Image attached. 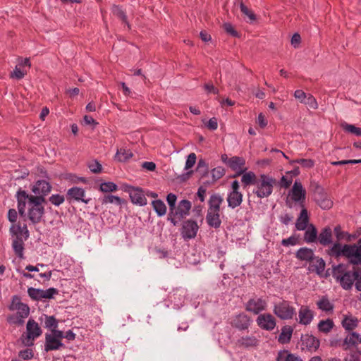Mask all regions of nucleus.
<instances>
[{"label": "nucleus", "instance_id": "obj_4", "mask_svg": "<svg viewBox=\"0 0 361 361\" xmlns=\"http://www.w3.org/2000/svg\"><path fill=\"white\" fill-rule=\"evenodd\" d=\"M276 183V180L274 178L267 174H260L258 176L252 193L260 199L268 197L272 194Z\"/></svg>", "mask_w": 361, "mask_h": 361}, {"label": "nucleus", "instance_id": "obj_25", "mask_svg": "<svg viewBox=\"0 0 361 361\" xmlns=\"http://www.w3.org/2000/svg\"><path fill=\"white\" fill-rule=\"evenodd\" d=\"M224 199L219 194H212L208 200L207 212H220V207Z\"/></svg>", "mask_w": 361, "mask_h": 361}, {"label": "nucleus", "instance_id": "obj_52", "mask_svg": "<svg viewBox=\"0 0 361 361\" xmlns=\"http://www.w3.org/2000/svg\"><path fill=\"white\" fill-rule=\"evenodd\" d=\"M16 314L21 318H27L30 314V307L27 304L23 302L22 305L16 310Z\"/></svg>", "mask_w": 361, "mask_h": 361}, {"label": "nucleus", "instance_id": "obj_8", "mask_svg": "<svg viewBox=\"0 0 361 361\" xmlns=\"http://www.w3.org/2000/svg\"><path fill=\"white\" fill-rule=\"evenodd\" d=\"M273 312L283 320L290 319L296 314L295 307L291 306L288 300H285L274 304Z\"/></svg>", "mask_w": 361, "mask_h": 361}, {"label": "nucleus", "instance_id": "obj_50", "mask_svg": "<svg viewBox=\"0 0 361 361\" xmlns=\"http://www.w3.org/2000/svg\"><path fill=\"white\" fill-rule=\"evenodd\" d=\"M65 201V197L60 194H54L49 197V202L54 206L59 207Z\"/></svg>", "mask_w": 361, "mask_h": 361}, {"label": "nucleus", "instance_id": "obj_15", "mask_svg": "<svg viewBox=\"0 0 361 361\" xmlns=\"http://www.w3.org/2000/svg\"><path fill=\"white\" fill-rule=\"evenodd\" d=\"M267 307V301L262 298H250L245 304V310L258 314L265 310Z\"/></svg>", "mask_w": 361, "mask_h": 361}, {"label": "nucleus", "instance_id": "obj_45", "mask_svg": "<svg viewBox=\"0 0 361 361\" xmlns=\"http://www.w3.org/2000/svg\"><path fill=\"white\" fill-rule=\"evenodd\" d=\"M300 164L305 169H312L314 166V161L311 159H297L290 161V164Z\"/></svg>", "mask_w": 361, "mask_h": 361}, {"label": "nucleus", "instance_id": "obj_19", "mask_svg": "<svg viewBox=\"0 0 361 361\" xmlns=\"http://www.w3.org/2000/svg\"><path fill=\"white\" fill-rule=\"evenodd\" d=\"M45 214L44 207H34L28 205L27 213H26L25 220L28 219L34 225L41 222L43 216Z\"/></svg>", "mask_w": 361, "mask_h": 361}, {"label": "nucleus", "instance_id": "obj_60", "mask_svg": "<svg viewBox=\"0 0 361 361\" xmlns=\"http://www.w3.org/2000/svg\"><path fill=\"white\" fill-rule=\"evenodd\" d=\"M303 103L313 109H317L318 107L317 100L312 94L307 96Z\"/></svg>", "mask_w": 361, "mask_h": 361}, {"label": "nucleus", "instance_id": "obj_2", "mask_svg": "<svg viewBox=\"0 0 361 361\" xmlns=\"http://www.w3.org/2000/svg\"><path fill=\"white\" fill-rule=\"evenodd\" d=\"M350 265L351 264H349V262L332 265L331 275L344 290L352 288L355 281L358 277V269L360 268L353 266L350 270Z\"/></svg>", "mask_w": 361, "mask_h": 361}, {"label": "nucleus", "instance_id": "obj_38", "mask_svg": "<svg viewBox=\"0 0 361 361\" xmlns=\"http://www.w3.org/2000/svg\"><path fill=\"white\" fill-rule=\"evenodd\" d=\"M133 156L132 152L126 148H121L117 149L115 155V159L121 162H125Z\"/></svg>", "mask_w": 361, "mask_h": 361}, {"label": "nucleus", "instance_id": "obj_13", "mask_svg": "<svg viewBox=\"0 0 361 361\" xmlns=\"http://www.w3.org/2000/svg\"><path fill=\"white\" fill-rule=\"evenodd\" d=\"M245 160L243 157L234 156L230 158V161L228 166L235 173L230 176V178H236L243 174L247 168L245 167Z\"/></svg>", "mask_w": 361, "mask_h": 361}, {"label": "nucleus", "instance_id": "obj_17", "mask_svg": "<svg viewBox=\"0 0 361 361\" xmlns=\"http://www.w3.org/2000/svg\"><path fill=\"white\" fill-rule=\"evenodd\" d=\"M306 197V190L304 189L302 183L295 180L291 189V199L293 201L299 202L301 207H304Z\"/></svg>", "mask_w": 361, "mask_h": 361}, {"label": "nucleus", "instance_id": "obj_32", "mask_svg": "<svg viewBox=\"0 0 361 361\" xmlns=\"http://www.w3.org/2000/svg\"><path fill=\"white\" fill-rule=\"evenodd\" d=\"M293 332V329L292 326L288 325L283 326L281 329V332L279 336L278 341L281 344L289 343L291 340Z\"/></svg>", "mask_w": 361, "mask_h": 361}, {"label": "nucleus", "instance_id": "obj_29", "mask_svg": "<svg viewBox=\"0 0 361 361\" xmlns=\"http://www.w3.org/2000/svg\"><path fill=\"white\" fill-rule=\"evenodd\" d=\"M295 257L300 261L312 262L314 259V254L312 249L304 247L298 250Z\"/></svg>", "mask_w": 361, "mask_h": 361}, {"label": "nucleus", "instance_id": "obj_48", "mask_svg": "<svg viewBox=\"0 0 361 361\" xmlns=\"http://www.w3.org/2000/svg\"><path fill=\"white\" fill-rule=\"evenodd\" d=\"M281 243L284 247L296 245L300 243L299 235H293L288 238L283 239Z\"/></svg>", "mask_w": 361, "mask_h": 361}, {"label": "nucleus", "instance_id": "obj_58", "mask_svg": "<svg viewBox=\"0 0 361 361\" xmlns=\"http://www.w3.org/2000/svg\"><path fill=\"white\" fill-rule=\"evenodd\" d=\"M224 30L234 37H239L238 32L234 29L233 25L229 23H225L223 25Z\"/></svg>", "mask_w": 361, "mask_h": 361}, {"label": "nucleus", "instance_id": "obj_57", "mask_svg": "<svg viewBox=\"0 0 361 361\" xmlns=\"http://www.w3.org/2000/svg\"><path fill=\"white\" fill-rule=\"evenodd\" d=\"M59 293L58 289L55 288H49L47 290H43L44 299H52L55 295Z\"/></svg>", "mask_w": 361, "mask_h": 361}, {"label": "nucleus", "instance_id": "obj_12", "mask_svg": "<svg viewBox=\"0 0 361 361\" xmlns=\"http://www.w3.org/2000/svg\"><path fill=\"white\" fill-rule=\"evenodd\" d=\"M66 199L69 203L76 201L87 204L91 200L90 198H85V190L77 186L72 187L67 190Z\"/></svg>", "mask_w": 361, "mask_h": 361}, {"label": "nucleus", "instance_id": "obj_30", "mask_svg": "<svg viewBox=\"0 0 361 361\" xmlns=\"http://www.w3.org/2000/svg\"><path fill=\"white\" fill-rule=\"evenodd\" d=\"M358 319L357 317L352 316L351 314L343 315L341 322L342 326L348 331L355 329L358 325Z\"/></svg>", "mask_w": 361, "mask_h": 361}, {"label": "nucleus", "instance_id": "obj_9", "mask_svg": "<svg viewBox=\"0 0 361 361\" xmlns=\"http://www.w3.org/2000/svg\"><path fill=\"white\" fill-rule=\"evenodd\" d=\"M314 200L322 209H329L333 206V202L329 198L324 188L316 183L312 185Z\"/></svg>", "mask_w": 361, "mask_h": 361}, {"label": "nucleus", "instance_id": "obj_1", "mask_svg": "<svg viewBox=\"0 0 361 361\" xmlns=\"http://www.w3.org/2000/svg\"><path fill=\"white\" fill-rule=\"evenodd\" d=\"M327 254L337 259L345 257L353 266H361V238L353 244L334 243L327 250Z\"/></svg>", "mask_w": 361, "mask_h": 361}, {"label": "nucleus", "instance_id": "obj_7", "mask_svg": "<svg viewBox=\"0 0 361 361\" xmlns=\"http://www.w3.org/2000/svg\"><path fill=\"white\" fill-rule=\"evenodd\" d=\"M21 229V225L20 224H13L9 229L10 234L15 238L13 239L12 248L16 255V256L20 259L24 258V243L22 236L19 235V232Z\"/></svg>", "mask_w": 361, "mask_h": 361}, {"label": "nucleus", "instance_id": "obj_37", "mask_svg": "<svg viewBox=\"0 0 361 361\" xmlns=\"http://www.w3.org/2000/svg\"><path fill=\"white\" fill-rule=\"evenodd\" d=\"M112 203L118 206H121L122 204H126L127 203L126 200L121 198L118 196L113 195H106L102 200V204H108Z\"/></svg>", "mask_w": 361, "mask_h": 361}, {"label": "nucleus", "instance_id": "obj_33", "mask_svg": "<svg viewBox=\"0 0 361 361\" xmlns=\"http://www.w3.org/2000/svg\"><path fill=\"white\" fill-rule=\"evenodd\" d=\"M241 175V183L243 188L250 185H255L258 179V176L253 171H245Z\"/></svg>", "mask_w": 361, "mask_h": 361}, {"label": "nucleus", "instance_id": "obj_51", "mask_svg": "<svg viewBox=\"0 0 361 361\" xmlns=\"http://www.w3.org/2000/svg\"><path fill=\"white\" fill-rule=\"evenodd\" d=\"M21 298L18 295H14L11 298V304L8 305V309L11 311L16 310L21 305Z\"/></svg>", "mask_w": 361, "mask_h": 361}, {"label": "nucleus", "instance_id": "obj_16", "mask_svg": "<svg viewBox=\"0 0 361 361\" xmlns=\"http://www.w3.org/2000/svg\"><path fill=\"white\" fill-rule=\"evenodd\" d=\"M252 320L251 317L246 314L242 312L237 315H235L231 322V324L233 327L240 330V331H245L248 329Z\"/></svg>", "mask_w": 361, "mask_h": 361}, {"label": "nucleus", "instance_id": "obj_3", "mask_svg": "<svg viewBox=\"0 0 361 361\" xmlns=\"http://www.w3.org/2000/svg\"><path fill=\"white\" fill-rule=\"evenodd\" d=\"M36 195H28L25 190L20 188L15 195L17 200V208L20 216L25 221L26 204L34 207H43L42 203L46 202L45 195L35 194Z\"/></svg>", "mask_w": 361, "mask_h": 361}, {"label": "nucleus", "instance_id": "obj_5", "mask_svg": "<svg viewBox=\"0 0 361 361\" xmlns=\"http://www.w3.org/2000/svg\"><path fill=\"white\" fill-rule=\"evenodd\" d=\"M42 334V330L38 323L33 319H28L26 324V333L20 336L22 343L27 347H32L34 341Z\"/></svg>", "mask_w": 361, "mask_h": 361}, {"label": "nucleus", "instance_id": "obj_59", "mask_svg": "<svg viewBox=\"0 0 361 361\" xmlns=\"http://www.w3.org/2000/svg\"><path fill=\"white\" fill-rule=\"evenodd\" d=\"M197 159L196 154L195 153H190L187 158L185 169L188 170L191 169L195 164Z\"/></svg>", "mask_w": 361, "mask_h": 361}, {"label": "nucleus", "instance_id": "obj_42", "mask_svg": "<svg viewBox=\"0 0 361 361\" xmlns=\"http://www.w3.org/2000/svg\"><path fill=\"white\" fill-rule=\"evenodd\" d=\"M43 290L30 287L27 288V294L29 297L34 301H41L43 298Z\"/></svg>", "mask_w": 361, "mask_h": 361}, {"label": "nucleus", "instance_id": "obj_10", "mask_svg": "<svg viewBox=\"0 0 361 361\" xmlns=\"http://www.w3.org/2000/svg\"><path fill=\"white\" fill-rule=\"evenodd\" d=\"M123 190L129 194L130 200L133 204L139 206L147 204V200L144 195L142 188L125 184L123 185Z\"/></svg>", "mask_w": 361, "mask_h": 361}, {"label": "nucleus", "instance_id": "obj_23", "mask_svg": "<svg viewBox=\"0 0 361 361\" xmlns=\"http://www.w3.org/2000/svg\"><path fill=\"white\" fill-rule=\"evenodd\" d=\"M317 241L324 247L332 244V230L329 226L323 228L317 236Z\"/></svg>", "mask_w": 361, "mask_h": 361}, {"label": "nucleus", "instance_id": "obj_53", "mask_svg": "<svg viewBox=\"0 0 361 361\" xmlns=\"http://www.w3.org/2000/svg\"><path fill=\"white\" fill-rule=\"evenodd\" d=\"M177 196L173 193H169L166 196V202L169 207V212L172 214L176 205Z\"/></svg>", "mask_w": 361, "mask_h": 361}, {"label": "nucleus", "instance_id": "obj_18", "mask_svg": "<svg viewBox=\"0 0 361 361\" xmlns=\"http://www.w3.org/2000/svg\"><path fill=\"white\" fill-rule=\"evenodd\" d=\"M300 341L302 350L306 349L309 352L316 351L320 345V341L310 334L302 335Z\"/></svg>", "mask_w": 361, "mask_h": 361}, {"label": "nucleus", "instance_id": "obj_49", "mask_svg": "<svg viewBox=\"0 0 361 361\" xmlns=\"http://www.w3.org/2000/svg\"><path fill=\"white\" fill-rule=\"evenodd\" d=\"M225 173L226 170L222 166H217L213 169L211 171L213 180L216 181L221 178L225 175Z\"/></svg>", "mask_w": 361, "mask_h": 361}, {"label": "nucleus", "instance_id": "obj_35", "mask_svg": "<svg viewBox=\"0 0 361 361\" xmlns=\"http://www.w3.org/2000/svg\"><path fill=\"white\" fill-rule=\"evenodd\" d=\"M312 262V264H310L309 269L312 271H315L318 275H322L326 266L324 260L321 257L314 256V259Z\"/></svg>", "mask_w": 361, "mask_h": 361}, {"label": "nucleus", "instance_id": "obj_34", "mask_svg": "<svg viewBox=\"0 0 361 361\" xmlns=\"http://www.w3.org/2000/svg\"><path fill=\"white\" fill-rule=\"evenodd\" d=\"M317 230L313 224H310L305 229L304 240L307 243H315L317 240Z\"/></svg>", "mask_w": 361, "mask_h": 361}, {"label": "nucleus", "instance_id": "obj_11", "mask_svg": "<svg viewBox=\"0 0 361 361\" xmlns=\"http://www.w3.org/2000/svg\"><path fill=\"white\" fill-rule=\"evenodd\" d=\"M199 226L195 220L184 221L180 228V235L185 240L195 238L197 235Z\"/></svg>", "mask_w": 361, "mask_h": 361}, {"label": "nucleus", "instance_id": "obj_36", "mask_svg": "<svg viewBox=\"0 0 361 361\" xmlns=\"http://www.w3.org/2000/svg\"><path fill=\"white\" fill-rule=\"evenodd\" d=\"M318 308L326 312H332L334 305L331 303L327 296H322L319 300L317 302Z\"/></svg>", "mask_w": 361, "mask_h": 361}, {"label": "nucleus", "instance_id": "obj_21", "mask_svg": "<svg viewBox=\"0 0 361 361\" xmlns=\"http://www.w3.org/2000/svg\"><path fill=\"white\" fill-rule=\"evenodd\" d=\"M314 317V312L308 306L302 305L298 311L299 323L307 326L310 324Z\"/></svg>", "mask_w": 361, "mask_h": 361}, {"label": "nucleus", "instance_id": "obj_22", "mask_svg": "<svg viewBox=\"0 0 361 361\" xmlns=\"http://www.w3.org/2000/svg\"><path fill=\"white\" fill-rule=\"evenodd\" d=\"M31 190L35 194L47 196L51 190V185L47 180H38Z\"/></svg>", "mask_w": 361, "mask_h": 361}, {"label": "nucleus", "instance_id": "obj_61", "mask_svg": "<svg viewBox=\"0 0 361 361\" xmlns=\"http://www.w3.org/2000/svg\"><path fill=\"white\" fill-rule=\"evenodd\" d=\"M25 74L26 71H23L18 66H16L13 72L11 73V78L20 80L25 76Z\"/></svg>", "mask_w": 361, "mask_h": 361}, {"label": "nucleus", "instance_id": "obj_46", "mask_svg": "<svg viewBox=\"0 0 361 361\" xmlns=\"http://www.w3.org/2000/svg\"><path fill=\"white\" fill-rule=\"evenodd\" d=\"M343 129L348 133H350L357 136L361 137V128L354 125L343 123L341 124Z\"/></svg>", "mask_w": 361, "mask_h": 361}, {"label": "nucleus", "instance_id": "obj_56", "mask_svg": "<svg viewBox=\"0 0 361 361\" xmlns=\"http://www.w3.org/2000/svg\"><path fill=\"white\" fill-rule=\"evenodd\" d=\"M88 168L94 173H99L102 171V164L97 160H93L88 164Z\"/></svg>", "mask_w": 361, "mask_h": 361}, {"label": "nucleus", "instance_id": "obj_24", "mask_svg": "<svg viewBox=\"0 0 361 361\" xmlns=\"http://www.w3.org/2000/svg\"><path fill=\"white\" fill-rule=\"evenodd\" d=\"M243 195L240 191L229 192L227 195L228 207L235 209L243 202Z\"/></svg>", "mask_w": 361, "mask_h": 361}, {"label": "nucleus", "instance_id": "obj_40", "mask_svg": "<svg viewBox=\"0 0 361 361\" xmlns=\"http://www.w3.org/2000/svg\"><path fill=\"white\" fill-rule=\"evenodd\" d=\"M334 326V323L332 319H326V320H321L318 325V330L320 332L328 334L329 333Z\"/></svg>", "mask_w": 361, "mask_h": 361}, {"label": "nucleus", "instance_id": "obj_54", "mask_svg": "<svg viewBox=\"0 0 361 361\" xmlns=\"http://www.w3.org/2000/svg\"><path fill=\"white\" fill-rule=\"evenodd\" d=\"M24 319L21 318L18 314L9 315L7 318V321L11 324H16L21 326L24 324Z\"/></svg>", "mask_w": 361, "mask_h": 361}, {"label": "nucleus", "instance_id": "obj_63", "mask_svg": "<svg viewBox=\"0 0 361 361\" xmlns=\"http://www.w3.org/2000/svg\"><path fill=\"white\" fill-rule=\"evenodd\" d=\"M18 213L15 209H9L8 211V219L11 223H16L18 218Z\"/></svg>", "mask_w": 361, "mask_h": 361}, {"label": "nucleus", "instance_id": "obj_41", "mask_svg": "<svg viewBox=\"0 0 361 361\" xmlns=\"http://www.w3.org/2000/svg\"><path fill=\"white\" fill-rule=\"evenodd\" d=\"M152 205L158 216H162L166 214L167 209L166 204L162 200H153L152 202Z\"/></svg>", "mask_w": 361, "mask_h": 361}, {"label": "nucleus", "instance_id": "obj_43", "mask_svg": "<svg viewBox=\"0 0 361 361\" xmlns=\"http://www.w3.org/2000/svg\"><path fill=\"white\" fill-rule=\"evenodd\" d=\"M358 343H361V336L357 332H352L348 336L344 339V344L355 346Z\"/></svg>", "mask_w": 361, "mask_h": 361}, {"label": "nucleus", "instance_id": "obj_64", "mask_svg": "<svg viewBox=\"0 0 361 361\" xmlns=\"http://www.w3.org/2000/svg\"><path fill=\"white\" fill-rule=\"evenodd\" d=\"M204 89L208 94L212 93L214 94H218L219 92V90L215 87L212 83H205L204 85Z\"/></svg>", "mask_w": 361, "mask_h": 361}, {"label": "nucleus", "instance_id": "obj_62", "mask_svg": "<svg viewBox=\"0 0 361 361\" xmlns=\"http://www.w3.org/2000/svg\"><path fill=\"white\" fill-rule=\"evenodd\" d=\"M19 356L23 360H30L33 357L34 354L32 349L27 348L19 352Z\"/></svg>", "mask_w": 361, "mask_h": 361}, {"label": "nucleus", "instance_id": "obj_31", "mask_svg": "<svg viewBox=\"0 0 361 361\" xmlns=\"http://www.w3.org/2000/svg\"><path fill=\"white\" fill-rule=\"evenodd\" d=\"M39 319L41 322H44V327L50 331L58 328L59 321L54 315L43 314Z\"/></svg>", "mask_w": 361, "mask_h": 361}, {"label": "nucleus", "instance_id": "obj_47", "mask_svg": "<svg viewBox=\"0 0 361 361\" xmlns=\"http://www.w3.org/2000/svg\"><path fill=\"white\" fill-rule=\"evenodd\" d=\"M99 190L103 192H111L118 190V186L113 182H104L99 185Z\"/></svg>", "mask_w": 361, "mask_h": 361}, {"label": "nucleus", "instance_id": "obj_26", "mask_svg": "<svg viewBox=\"0 0 361 361\" xmlns=\"http://www.w3.org/2000/svg\"><path fill=\"white\" fill-rule=\"evenodd\" d=\"M309 216L307 209L304 207H302L299 216L295 223V228L298 231H305L308 226Z\"/></svg>", "mask_w": 361, "mask_h": 361}, {"label": "nucleus", "instance_id": "obj_28", "mask_svg": "<svg viewBox=\"0 0 361 361\" xmlns=\"http://www.w3.org/2000/svg\"><path fill=\"white\" fill-rule=\"evenodd\" d=\"M206 221L211 228L217 229L220 228L221 220L220 219V212H207L206 215Z\"/></svg>", "mask_w": 361, "mask_h": 361}, {"label": "nucleus", "instance_id": "obj_55", "mask_svg": "<svg viewBox=\"0 0 361 361\" xmlns=\"http://www.w3.org/2000/svg\"><path fill=\"white\" fill-rule=\"evenodd\" d=\"M240 11L245 16H247L250 20H255L256 19L255 14L250 11L243 2L240 4Z\"/></svg>", "mask_w": 361, "mask_h": 361}, {"label": "nucleus", "instance_id": "obj_14", "mask_svg": "<svg viewBox=\"0 0 361 361\" xmlns=\"http://www.w3.org/2000/svg\"><path fill=\"white\" fill-rule=\"evenodd\" d=\"M256 322L260 329L266 331H272L276 325L275 317L269 313L259 314Z\"/></svg>", "mask_w": 361, "mask_h": 361}, {"label": "nucleus", "instance_id": "obj_27", "mask_svg": "<svg viewBox=\"0 0 361 361\" xmlns=\"http://www.w3.org/2000/svg\"><path fill=\"white\" fill-rule=\"evenodd\" d=\"M259 341L255 336H242L237 341V344L240 347L245 348L257 347L259 345Z\"/></svg>", "mask_w": 361, "mask_h": 361}, {"label": "nucleus", "instance_id": "obj_6", "mask_svg": "<svg viewBox=\"0 0 361 361\" xmlns=\"http://www.w3.org/2000/svg\"><path fill=\"white\" fill-rule=\"evenodd\" d=\"M191 202L188 200L180 201L178 205L175 207L173 213H169L167 220L169 221L173 226H176L178 222L190 214L191 209Z\"/></svg>", "mask_w": 361, "mask_h": 361}, {"label": "nucleus", "instance_id": "obj_39", "mask_svg": "<svg viewBox=\"0 0 361 361\" xmlns=\"http://www.w3.org/2000/svg\"><path fill=\"white\" fill-rule=\"evenodd\" d=\"M276 361H302V360L293 353H289L288 350H283L278 353Z\"/></svg>", "mask_w": 361, "mask_h": 361}, {"label": "nucleus", "instance_id": "obj_20", "mask_svg": "<svg viewBox=\"0 0 361 361\" xmlns=\"http://www.w3.org/2000/svg\"><path fill=\"white\" fill-rule=\"evenodd\" d=\"M65 348V345L59 339L54 338L49 333L45 334L44 351L49 352Z\"/></svg>", "mask_w": 361, "mask_h": 361}, {"label": "nucleus", "instance_id": "obj_44", "mask_svg": "<svg viewBox=\"0 0 361 361\" xmlns=\"http://www.w3.org/2000/svg\"><path fill=\"white\" fill-rule=\"evenodd\" d=\"M112 12L114 16L121 19L123 23H124L128 27H130L127 16L125 11L122 9V8L120 6H114Z\"/></svg>", "mask_w": 361, "mask_h": 361}]
</instances>
